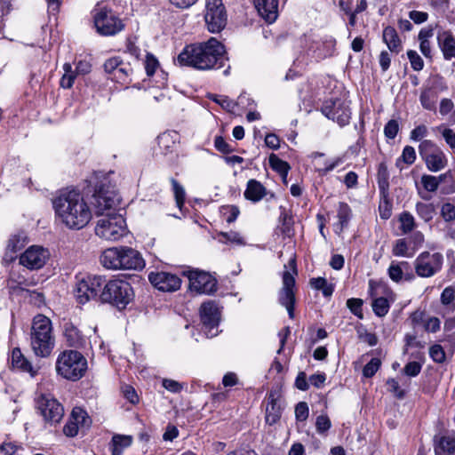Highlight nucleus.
Masks as SVG:
<instances>
[{"label": "nucleus", "mask_w": 455, "mask_h": 455, "mask_svg": "<svg viewBox=\"0 0 455 455\" xmlns=\"http://www.w3.org/2000/svg\"><path fill=\"white\" fill-rule=\"evenodd\" d=\"M56 219L67 228L80 230L92 220V209L83 194L63 190L52 200Z\"/></svg>", "instance_id": "1"}, {"label": "nucleus", "mask_w": 455, "mask_h": 455, "mask_svg": "<svg viewBox=\"0 0 455 455\" xmlns=\"http://www.w3.org/2000/svg\"><path fill=\"white\" fill-rule=\"evenodd\" d=\"M224 45L216 38L187 45L177 57L180 66L191 67L199 70L220 68L228 60Z\"/></svg>", "instance_id": "2"}, {"label": "nucleus", "mask_w": 455, "mask_h": 455, "mask_svg": "<svg viewBox=\"0 0 455 455\" xmlns=\"http://www.w3.org/2000/svg\"><path fill=\"white\" fill-rule=\"evenodd\" d=\"M100 262L104 267L114 270H141L145 267L141 254L126 246L105 250L100 256Z\"/></svg>", "instance_id": "3"}, {"label": "nucleus", "mask_w": 455, "mask_h": 455, "mask_svg": "<svg viewBox=\"0 0 455 455\" xmlns=\"http://www.w3.org/2000/svg\"><path fill=\"white\" fill-rule=\"evenodd\" d=\"M30 345L38 357H47L54 347V337L51 320L43 315L34 317L30 333Z\"/></svg>", "instance_id": "4"}, {"label": "nucleus", "mask_w": 455, "mask_h": 455, "mask_svg": "<svg viewBox=\"0 0 455 455\" xmlns=\"http://www.w3.org/2000/svg\"><path fill=\"white\" fill-rule=\"evenodd\" d=\"M88 368L87 359L78 351L67 349L56 360V372L63 379L76 381L82 379Z\"/></svg>", "instance_id": "5"}, {"label": "nucleus", "mask_w": 455, "mask_h": 455, "mask_svg": "<svg viewBox=\"0 0 455 455\" xmlns=\"http://www.w3.org/2000/svg\"><path fill=\"white\" fill-rule=\"evenodd\" d=\"M133 290L131 284L124 279L115 278L106 281L101 288L100 300L124 308L133 299Z\"/></svg>", "instance_id": "6"}, {"label": "nucleus", "mask_w": 455, "mask_h": 455, "mask_svg": "<svg viewBox=\"0 0 455 455\" xmlns=\"http://www.w3.org/2000/svg\"><path fill=\"white\" fill-rule=\"evenodd\" d=\"M119 203V196L108 180L105 179L95 186L92 204L96 215L115 213Z\"/></svg>", "instance_id": "7"}, {"label": "nucleus", "mask_w": 455, "mask_h": 455, "mask_svg": "<svg viewBox=\"0 0 455 455\" xmlns=\"http://www.w3.org/2000/svg\"><path fill=\"white\" fill-rule=\"evenodd\" d=\"M97 221L95 234L107 241H117L126 233L125 220L121 214L106 213Z\"/></svg>", "instance_id": "8"}, {"label": "nucleus", "mask_w": 455, "mask_h": 455, "mask_svg": "<svg viewBox=\"0 0 455 455\" xmlns=\"http://www.w3.org/2000/svg\"><path fill=\"white\" fill-rule=\"evenodd\" d=\"M93 20L97 32L102 36H114L124 28L123 21L114 12L100 4L93 10Z\"/></svg>", "instance_id": "9"}, {"label": "nucleus", "mask_w": 455, "mask_h": 455, "mask_svg": "<svg viewBox=\"0 0 455 455\" xmlns=\"http://www.w3.org/2000/svg\"><path fill=\"white\" fill-rule=\"evenodd\" d=\"M419 153L427 168L432 172L444 169L448 159L443 149L431 140H425L419 146Z\"/></svg>", "instance_id": "10"}, {"label": "nucleus", "mask_w": 455, "mask_h": 455, "mask_svg": "<svg viewBox=\"0 0 455 455\" xmlns=\"http://www.w3.org/2000/svg\"><path fill=\"white\" fill-rule=\"evenodd\" d=\"M290 267L292 271H284L283 275V287L279 292V302L282 306L285 307L290 318L294 317V304H295V278L297 274L295 259H291L289 262Z\"/></svg>", "instance_id": "11"}, {"label": "nucleus", "mask_w": 455, "mask_h": 455, "mask_svg": "<svg viewBox=\"0 0 455 455\" xmlns=\"http://www.w3.org/2000/svg\"><path fill=\"white\" fill-rule=\"evenodd\" d=\"M443 256L440 252L423 251L414 260V269L417 275L423 278L434 276L441 269Z\"/></svg>", "instance_id": "12"}, {"label": "nucleus", "mask_w": 455, "mask_h": 455, "mask_svg": "<svg viewBox=\"0 0 455 455\" xmlns=\"http://www.w3.org/2000/svg\"><path fill=\"white\" fill-rule=\"evenodd\" d=\"M204 20L212 33H218L225 28L227 12L222 0H205Z\"/></svg>", "instance_id": "13"}, {"label": "nucleus", "mask_w": 455, "mask_h": 455, "mask_svg": "<svg viewBox=\"0 0 455 455\" xmlns=\"http://www.w3.org/2000/svg\"><path fill=\"white\" fill-rule=\"evenodd\" d=\"M105 278L100 275L87 276L76 283L75 296L80 304L99 298Z\"/></svg>", "instance_id": "14"}, {"label": "nucleus", "mask_w": 455, "mask_h": 455, "mask_svg": "<svg viewBox=\"0 0 455 455\" xmlns=\"http://www.w3.org/2000/svg\"><path fill=\"white\" fill-rule=\"evenodd\" d=\"M189 280V289L197 294H212L217 290V280L209 273L188 269L183 272Z\"/></svg>", "instance_id": "15"}, {"label": "nucleus", "mask_w": 455, "mask_h": 455, "mask_svg": "<svg viewBox=\"0 0 455 455\" xmlns=\"http://www.w3.org/2000/svg\"><path fill=\"white\" fill-rule=\"evenodd\" d=\"M321 111L327 118L338 123L340 126L347 125L351 117L348 103L342 99L325 100Z\"/></svg>", "instance_id": "16"}, {"label": "nucleus", "mask_w": 455, "mask_h": 455, "mask_svg": "<svg viewBox=\"0 0 455 455\" xmlns=\"http://www.w3.org/2000/svg\"><path fill=\"white\" fill-rule=\"evenodd\" d=\"M36 406L44 421L52 425L60 423L64 416L63 406L51 395H41Z\"/></svg>", "instance_id": "17"}, {"label": "nucleus", "mask_w": 455, "mask_h": 455, "mask_svg": "<svg viewBox=\"0 0 455 455\" xmlns=\"http://www.w3.org/2000/svg\"><path fill=\"white\" fill-rule=\"evenodd\" d=\"M200 317L206 336L208 338L217 336L220 319V312L217 305L213 301L203 303L200 308Z\"/></svg>", "instance_id": "18"}, {"label": "nucleus", "mask_w": 455, "mask_h": 455, "mask_svg": "<svg viewBox=\"0 0 455 455\" xmlns=\"http://www.w3.org/2000/svg\"><path fill=\"white\" fill-rule=\"evenodd\" d=\"M50 258L49 251L40 245L29 246L20 256V263L30 270L42 268Z\"/></svg>", "instance_id": "19"}, {"label": "nucleus", "mask_w": 455, "mask_h": 455, "mask_svg": "<svg viewBox=\"0 0 455 455\" xmlns=\"http://www.w3.org/2000/svg\"><path fill=\"white\" fill-rule=\"evenodd\" d=\"M148 280L155 288L162 291H175L181 285V280L177 275L165 271L151 272Z\"/></svg>", "instance_id": "20"}, {"label": "nucleus", "mask_w": 455, "mask_h": 455, "mask_svg": "<svg viewBox=\"0 0 455 455\" xmlns=\"http://www.w3.org/2000/svg\"><path fill=\"white\" fill-rule=\"evenodd\" d=\"M447 90V85L443 81L442 77H436L435 79L434 86L425 87L419 96V101L421 106L427 110H435V104L438 98V92H443Z\"/></svg>", "instance_id": "21"}, {"label": "nucleus", "mask_w": 455, "mask_h": 455, "mask_svg": "<svg viewBox=\"0 0 455 455\" xmlns=\"http://www.w3.org/2000/svg\"><path fill=\"white\" fill-rule=\"evenodd\" d=\"M259 16L267 23H274L279 15V0H252Z\"/></svg>", "instance_id": "22"}, {"label": "nucleus", "mask_w": 455, "mask_h": 455, "mask_svg": "<svg viewBox=\"0 0 455 455\" xmlns=\"http://www.w3.org/2000/svg\"><path fill=\"white\" fill-rule=\"evenodd\" d=\"M11 364L14 370L28 373L31 377H35L38 373V368L34 366L31 362L25 357L19 347H15L12 351Z\"/></svg>", "instance_id": "23"}, {"label": "nucleus", "mask_w": 455, "mask_h": 455, "mask_svg": "<svg viewBox=\"0 0 455 455\" xmlns=\"http://www.w3.org/2000/svg\"><path fill=\"white\" fill-rule=\"evenodd\" d=\"M436 38L443 58L446 60L455 58V36L449 30H439Z\"/></svg>", "instance_id": "24"}, {"label": "nucleus", "mask_w": 455, "mask_h": 455, "mask_svg": "<svg viewBox=\"0 0 455 455\" xmlns=\"http://www.w3.org/2000/svg\"><path fill=\"white\" fill-rule=\"evenodd\" d=\"M64 338L67 345L76 348H83L86 346V337L80 330L71 323H67L64 329Z\"/></svg>", "instance_id": "25"}, {"label": "nucleus", "mask_w": 455, "mask_h": 455, "mask_svg": "<svg viewBox=\"0 0 455 455\" xmlns=\"http://www.w3.org/2000/svg\"><path fill=\"white\" fill-rule=\"evenodd\" d=\"M35 282L32 278H27L23 275L12 272L8 280V288L12 294H19L20 291H28V288L33 286Z\"/></svg>", "instance_id": "26"}, {"label": "nucleus", "mask_w": 455, "mask_h": 455, "mask_svg": "<svg viewBox=\"0 0 455 455\" xmlns=\"http://www.w3.org/2000/svg\"><path fill=\"white\" fill-rule=\"evenodd\" d=\"M265 187L256 180H250L247 182L244 197L251 202H259L266 196Z\"/></svg>", "instance_id": "27"}, {"label": "nucleus", "mask_w": 455, "mask_h": 455, "mask_svg": "<svg viewBox=\"0 0 455 455\" xmlns=\"http://www.w3.org/2000/svg\"><path fill=\"white\" fill-rule=\"evenodd\" d=\"M383 41L390 52L399 53L402 51V42L393 27H386L383 30Z\"/></svg>", "instance_id": "28"}, {"label": "nucleus", "mask_w": 455, "mask_h": 455, "mask_svg": "<svg viewBox=\"0 0 455 455\" xmlns=\"http://www.w3.org/2000/svg\"><path fill=\"white\" fill-rule=\"evenodd\" d=\"M434 36L432 28H422L418 36L419 41V50L427 59H432V45L430 39Z\"/></svg>", "instance_id": "29"}, {"label": "nucleus", "mask_w": 455, "mask_h": 455, "mask_svg": "<svg viewBox=\"0 0 455 455\" xmlns=\"http://www.w3.org/2000/svg\"><path fill=\"white\" fill-rule=\"evenodd\" d=\"M455 452V437L442 436L435 445V455H452Z\"/></svg>", "instance_id": "30"}, {"label": "nucleus", "mask_w": 455, "mask_h": 455, "mask_svg": "<svg viewBox=\"0 0 455 455\" xmlns=\"http://www.w3.org/2000/svg\"><path fill=\"white\" fill-rule=\"evenodd\" d=\"M132 443V437L131 435H114L110 443L112 455H122L124 449L128 448Z\"/></svg>", "instance_id": "31"}, {"label": "nucleus", "mask_w": 455, "mask_h": 455, "mask_svg": "<svg viewBox=\"0 0 455 455\" xmlns=\"http://www.w3.org/2000/svg\"><path fill=\"white\" fill-rule=\"evenodd\" d=\"M26 243V236L23 234L14 235H12L7 243L5 259L9 258L10 259H13V255L20 251Z\"/></svg>", "instance_id": "32"}, {"label": "nucleus", "mask_w": 455, "mask_h": 455, "mask_svg": "<svg viewBox=\"0 0 455 455\" xmlns=\"http://www.w3.org/2000/svg\"><path fill=\"white\" fill-rule=\"evenodd\" d=\"M280 418V408L276 405L275 396L271 392L268 396V402L266 408V421L269 425L276 423Z\"/></svg>", "instance_id": "33"}, {"label": "nucleus", "mask_w": 455, "mask_h": 455, "mask_svg": "<svg viewBox=\"0 0 455 455\" xmlns=\"http://www.w3.org/2000/svg\"><path fill=\"white\" fill-rule=\"evenodd\" d=\"M245 97L240 95L238 97V101L235 102L233 100L229 99L228 96L224 95H216V94H210L209 99L217 104L220 105L222 108L226 109L227 111L233 112L235 108V107L238 104L243 103V100Z\"/></svg>", "instance_id": "34"}, {"label": "nucleus", "mask_w": 455, "mask_h": 455, "mask_svg": "<svg viewBox=\"0 0 455 455\" xmlns=\"http://www.w3.org/2000/svg\"><path fill=\"white\" fill-rule=\"evenodd\" d=\"M416 160V151L411 146H405L402 155L396 159L395 166L399 170H403L404 165H411Z\"/></svg>", "instance_id": "35"}, {"label": "nucleus", "mask_w": 455, "mask_h": 455, "mask_svg": "<svg viewBox=\"0 0 455 455\" xmlns=\"http://www.w3.org/2000/svg\"><path fill=\"white\" fill-rule=\"evenodd\" d=\"M416 212L425 222H429L435 216V209L433 204L419 202L416 204Z\"/></svg>", "instance_id": "36"}, {"label": "nucleus", "mask_w": 455, "mask_h": 455, "mask_svg": "<svg viewBox=\"0 0 455 455\" xmlns=\"http://www.w3.org/2000/svg\"><path fill=\"white\" fill-rule=\"evenodd\" d=\"M70 419L76 422L80 427H89L92 423L87 412L80 407H75L72 410Z\"/></svg>", "instance_id": "37"}, {"label": "nucleus", "mask_w": 455, "mask_h": 455, "mask_svg": "<svg viewBox=\"0 0 455 455\" xmlns=\"http://www.w3.org/2000/svg\"><path fill=\"white\" fill-rule=\"evenodd\" d=\"M440 215L445 222L455 220V196L449 198L441 205Z\"/></svg>", "instance_id": "38"}, {"label": "nucleus", "mask_w": 455, "mask_h": 455, "mask_svg": "<svg viewBox=\"0 0 455 455\" xmlns=\"http://www.w3.org/2000/svg\"><path fill=\"white\" fill-rule=\"evenodd\" d=\"M269 164L274 171L277 172L282 176V178H287L290 170V165L287 162L280 159L276 155L272 154L269 156Z\"/></svg>", "instance_id": "39"}, {"label": "nucleus", "mask_w": 455, "mask_h": 455, "mask_svg": "<svg viewBox=\"0 0 455 455\" xmlns=\"http://www.w3.org/2000/svg\"><path fill=\"white\" fill-rule=\"evenodd\" d=\"M400 229L403 234H408L411 232L415 227V219L409 212H403L399 216Z\"/></svg>", "instance_id": "40"}, {"label": "nucleus", "mask_w": 455, "mask_h": 455, "mask_svg": "<svg viewBox=\"0 0 455 455\" xmlns=\"http://www.w3.org/2000/svg\"><path fill=\"white\" fill-rule=\"evenodd\" d=\"M372 310L375 313L376 315L382 317L385 316L390 308V304L387 300V299L384 297H379L375 299H373L372 304Z\"/></svg>", "instance_id": "41"}, {"label": "nucleus", "mask_w": 455, "mask_h": 455, "mask_svg": "<svg viewBox=\"0 0 455 455\" xmlns=\"http://www.w3.org/2000/svg\"><path fill=\"white\" fill-rule=\"evenodd\" d=\"M63 69L64 74L60 79V86L65 89H69L74 84L76 75L69 63H65L63 65Z\"/></svg>", "instance_id": "42"}, {"label": "nucleus", "mask_w": 455, "mask_h": 455, "mask_svg": "<svg viewBox=\"0 0 455 455\" xmlns=\"http://www.w3.org/2000/svg\"><path fill=\"white\" fill-rule=\"evenodd\" d=\"M132 72V68L130 67V65L124 63L122 60V64L118 66L116 72L112 76V79L121 84L127 83Z\"/></svg>", "instance_id": "43"}, {"label": "nucleus", "mask_w": 455, "mask_h": 455, "mask_svg": "<svg viewBox=\"0 0 455 455\" xmlns=\"http://www.w3.org/2000/svg\"><path fill=\"white\" fill-rule=\"evenodd\" d=\"M158 146L164 155L172 152L175 143L170 133H163L157 138Z\"/></svg>", "instance_id": "44"}, {"label": "nucleus", "mask_w": 455, "mask_h": 455, "mask_svg": "<svg viewBox=\"0 0 455 455\" xmlns=\"http://www.w3.org/2000/svg\"><path fill=\"white\" fill-rule=\"evenodd\" d=\"M421 184L427 192H435L440 185V180L435 176L424 174L421 177Z\"/></svg>", "instance_id": "45"}, {"label": "nucleus", "mask_w": 455, "mask_h": 455, "mask_svg": "<svg viewBox=\"0 0 455 455\" xmlns=\"http://www.w3.org/2000/svg\"><path fill=\"white\" fill-rule=\"evenodd\" d=\"M392 252L396 257L411 258L412 256V254L409 252L408 244L405 239L396 240L395 243L394 244Z\"/></svg>", "instance_id": "46"}, {"label": "nucleus", "mask_w": 455, "mask_h": 455, "mask_svg": "<svg viewBox=\"0 0 455 455\" xmlns=\"http://www.w3.org/2000/svg\"><path fill=\"white\" fill-rule=\"evenodd\" d=\"M171 183L172 186V191L174 193L176 204L179 208H181L185 202V189L184 188L174 179H171Z\"/></svg>", "instance_id": "47"}, {"label": "nucleus", "mask_w": 455, "mask_h": 455, "mask_svg": "<svg viewBox=\"0 0 455 455\" xmlns=\"http://www.w3.org/2000/svg\"><path fill=\"white\" fill-rule=\"evenodd\" d=\"M407 56L413 70L420 71L424 68V61L419 53L414 50H409Z\"/></svg>", "instance_id": "48"}, {"label": "nucleus", "mask_w": 455, "mask_h": 455, "mask_svg": "<svg viewBox=\"0 0 455 455\" xmlns=\"http://www.w3.org/2000/svg\"><path fill=\"white\" fill-rule=\"evenodd\" d=\"M145 70L148 76H153L159 67L157 59L151 53H147L144 62Z\"/></svg>", "instance_id": "49"}, {"label": "nucleus", "mask_w": 455, "mask_h": 455, "mask_svg": "<svg viewBox=\"0 0 455 455\" xmlns=\"http://www.w3.org/2000/svg\"><path fill=\"white\" fill-rule=\"evenodd\" d=\"M363 300L361 299L351 298L347 300V307L357 317L363 318Z\"/></svg>", "instance_id": "50"}, {"label": "nucleus", "mask_w": 455, "mask_h": 455, "mask_svg": "<svg viewBox=\"0 0 455 455\" xmlns=\"http://www.w3.org/2000/svg\"><path fill=\"white\" fill-rule=\"evenodd\" d=\"M350 207L345 203H340L338 210V218L341 225V228L347 224L348 220H350Z\"/></svg>", "instance_id": "51"}, {"label": "nucleus", "mask_w": 455, "mask_h": 455, "mask_svg": "<svg viewBox=\"0 0 455 455\" xmlns=\"http://www.w3.org/2000/svg\"><path fill=\"white\" fill-rule=\"evenodd\" d=\"M381 362L379 358H372L363 369V375L365 378H371L379 369Z\"/></svg>", "instance_id": "52"}, {"label": "nucleus", "mask_w": 455, "mask_h": 455, "mask_svg": "<svg viewBox=\"0 0 455 455\" xmlns=\"http://www.w3.org/2000/svg\"><path fill=\"white\" fill-rule=\"evenodd\" d=\"M429 355L434 362L438 363L444 362L446 356L443 348L438 344L430 347Z\"/></svg>", "instance_id": "53"}, {"label": "nucleus", "mask_w": 455, "mask_h": 455, "mask_svg": "<svg viewBox=\"0 0 455 455\" xmlns=\"http://www.w3.org/2000/svg\"><path fill=\"white\" fill-rule=\"evenodd\" d=\"M22 448L13 443L6 442L0 445V455H19Z\"/></svg>", "instance_id": "54"}, {"label": "nucleus", "mask_w": 455, "mask_h": 455, "mask_svg": "<svg viewBox=\"0 0 455 455\" xmlns=\"http://www.w3.org/2000/svg\"><path fill=\"white\" fill-rule=\"evenodd\" d=\"M387 272H388V275H389L390 279L395 283H399L403 277V270L401 269V267L396 262L393 261L391 263V265L388 267Z\"/></svg>", "instance_id": "55"}, {"label": "nucleus", "mask_w": 455, "mask_h": 455, "mask_svg": "<svg viewBox=\"0 0 455 455\" xmlns=\"http://www.w3.org/2000/svg\"><path fill=\"white\" fill-rule=\"evenodd\" d=\"M331 420L326 415H320L316 418L315 427L319 434H324L331 427Z\"/></svg>", "instance_id": "56"}, {"label": "nucleus", "mask_w": 455, "mask_h": 455, "mask_svg": "<svg viewBox=\"0 0 455 455\" xmlns=\"http://www.w3.org/2000/svg\"><path fill=\"white\" fill-rule=\"evenodd\" d=\"M163 387L172 392V393H180L183 389V384L171 379H164L162 381Z\"/></svg>", "instance_id": "57"}, {"label": "nucleus", "mask_w": 455, "mask_h": 455, "mask_svg": "<svg viewBox=\"0 0 455 455\" xmlns=\"http://www.w3.org/2000/svg\"><path fill=\"white\" fill-rule=\"evenodd\" d=\"M399 131V125L397 121L390 120L384 127V134L388 139H395Z\"/></svg>", "instance_id": "58"}, {"label": "nucleus", "mask_w": 455, "mask_h": 455, "mask_svg": "<svg viewBox=\"0 0 455 455\" xmlns=\"http://www.w3.org/2000/svg\"><path fill=\"white\" fill-rule=\"evenodd\" d=\"M120 64H122V60L119 57L110 58L104 63V69L113 76Z\"/></svg>", "instance_id": "59"}, {"label": "nucleus", "mask_w": 455, "mask_h": 455, "mask_svg": "<svg viewBox=\"0 0 455 455\" xmlns=\"http://www.w3.org/2000/svg\"><path fill=\"white\" fill-rule=\"evenodd\" d=\"M422 365L418 362H410L408 363L404 368L403 372L405 375L409 377H416L419 374L421 371Z\"/></svg>", "instance_id": "60"}, {"label": "nucleus", "mask_w": 455, "mask_h": 455, "mask_svg": "<svg viewBox=\"0 0 455 455\" xmlns=\"http://www.w3.org/2000/svg\"><path fill=\"white\" fill-rule=\"evenodd\" d=\"M295 416L297 420L305 421L308 417V406L307 403L300 402L295 407Z\"/></svg>", "instance_id": "61"}, {"label": "nucleus", "mask_w": 455, "mask_h": 455, "mask_svg": "<svg viewBox=\"0 0 455 455\" xmlns=\"http://www.w3.org/2000/svg\"><path fill=\"white\" fill-rule=\"evenodd\" d=\"M221 235L226 239L227 242L235 243L236 245H244L245 242L243 236L235 231L222 233Z\"/></svg>", "instance_id": "62"}, {"label": "nucleus", "mask_w": 455, "mask_h": 455, "mask_svg": "<svg viewBox=\"0 0 455 455\" xmlns=\"http://www.w3.org/2000/svg\"><path fill=\"white\" fill-rule=\"evenodd\" d=\"M427 135V128L425 125H419L411 132L410 138L412 140L418 141L425 138Z\"/></svg>", "instance_id": "63"}, {"label": "nucleus", "mask_w": 455, "mask_h": 455, "mask_svg": "<svg viewBox=\"0 0 455 455\" xmlns=\"http://www.w3.org/2000/svg\"><path fill=\"white\" fill-rule=\"evenodd\" d=\"M455 299V290L449 286L441 294V301L443 305H451Z\"/></svg>", "instance_id": "64"}]
</instances>
